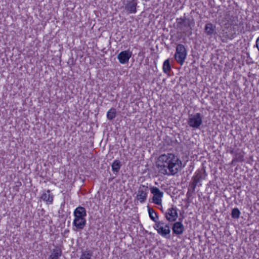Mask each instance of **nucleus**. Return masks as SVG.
<instances>
[{
  "label": "nucleus",
  "instance_id": "obj_1",
  "mask_svg": "<svg viewBox=\"0 0 259 259\" xmlns=\"http://www.w3.org/2000/svg\"><path fill=\"white\" fill-rule=\"evenodd\" d=\"M156 165L161 174L174 176L182 168V162L177 155L168 153L159 156Z\"/></svg>",
  "mask_w": 259,
  "mask_h": 259
},
{
  "label": "nucleus",
  "instance_id": "obj_2",
  "mask_svg": "<svg viewBox=\"0 0 259 259\" xmlns=\"http://www.w3.org/2000/svg\"><path fill=\"white\" fill-rule=\"evenodd\" d=\"M177 29L180 30L184 33H186L187 32L191 31V24L192 21L190 19L187 18L185 14L182 17L176 19Z\"/></svg>",
  "mask_w": 259,
  "mask_h": 259
},
{
  "label": "nucleus",
  "instance_id": "obj_3",
  "mask_svg": "<svg viewBox=\"0 0 259 259\" xmlns=\"http://www.w3.org/2000/svg\"><path fill=\"white\" fill-rule=\"evenodd\" d=\"M187 51L185 47L181 44L177 45L176 48V53L174 56L176 61L180 65H183L187 57Z\"/></svg>",
  "mask_w": 259,
  "mask_h": 259
},
{
  "label": "nucleus",
  "instance_id": "obj_4",
  "mask_svg": "<svg viewBox=\"0 0 259 259\" xmlns=\"http://www.w3.org/2000/svg\"><path fill=\"white\" fill-rule=\"evenodd\" d=\"M203 115L200 113L189 114L187 120L189 126L193 129L199 128L202 124Z\"/></svg>",
  "mask_w": 259,
  "mask_h": 259
},
{
  "label": "nucleus",
  "instance_id": "obj_5",
  "mask_svg": "<svg viewBox=\"0 0 259 259\" xmlns=\"http://www.w3.org/2000/svg\"><path fill=\"white\" fill-rule=\"evenodd\" d=\"M148 193V187L143 185H141L137 191V195L135 199V202H140L144 203L146 202Z\"/></svg>",
  "mask_w": 259,
  "mask_h": 259
},
{
  "label": "nucleus",
  "instance_id": "obj_6",
  "mask_svg": "<svg viewBox=\"0 0 259 259\" xmlns=\"http://www.w3.org/2000/svg\"><path fill=\"white\" fill-rule=\"evenodd\" d=\"M150 189L151 193L153 195L152 197V202L157 205H161L163 192L156 187H152Z\"/></svg>",
  "mask_w": 259,
  "mask_h": 259
},
{
  "label": "nucleus",
  "instance_id": "obj_7",
  "mask_svg": "<svg viewBox=\"0 0 259 259\" xmlns=\"http://www.w3.org/2000/svg\"><path fill=\"white\" fill-rule=\"evenodd\" d=\"M137 5V0H126L124 3V9L128 14H135Z\"/></svg>",
  "mask_w": 259,
  "mask_h": 259
},
{
  "label": "nucleus",
  "instance_id": "obj_8",
  "mask_svg": "<svg viewBox=\"0 0 259 259\" xmlns=\"http://www.w3.org/2000/svg\"><path fill=\"white\" fill-rule=\"evenodd\" d=\"M165 217L169 222H175L178 217L177 208L172 207L168 208L165 213Z\"/></svg>",
  "mask_w": 259,
  "mask_h": 259
},
{
  "label": "nucleus",
  "instance_id": "obj_9",
  "mask_svg": "<svg viewBox=\"0 0 259 259\" xmlns=\"http://www.w3.org/2000/svg\"><path fill=\"white\" fill-rule=\"evenodd\" d=\"M179 221L174 223L172 226V231L176 235H182L185 231V228L182 224V219H179Z\"/></svg>",
  "mask_w": 259,
  "mask_h": 259
},
{
  "label": "nucleus",
  "instance_id": "obj_10",
  "mask_svg": "<svg viewBox=\"0 0 259 259\" xmlns=\"http://www.w3.org/2000/svg\"><path fill=\"white\" fill-rule=\"evenodd\" d=\"M207 174L204 168L198 169L192 178V181L199 184L202 180H204Z\"/></svg>",
  "mask_w": 259,
  "mask_h": 259
},
{
  "label": "nucleus",
  "instance_id": "obj_11",
  "mask_svg": "<svg viewBox=\"0 0 259 259\" xmlns=\"http://www.w3.org/2000/svg\"><path fill=\"white\" fill-rule=\"evenodd\" d=\"M132 52L130 50L122 51L117 56L119 62L122 64L128 62L130 58L132 57Z\"/></svg>",
  "mask_w": 259,
  "mask_h": 259
},
{
  "label": "nucleus",
  "instance_id": "obj_12",
  "mask_svg": "<svg viewBox=\"0 0 259 259\" xmlns=\"http://www.w3.org/2000/svg\"><path fill=\"white\" fill-rule=\"evenodd\" d=\"M157 233L163 237L169 239L170 237V230L168 224H166L164 227L154 228Z\"/></svg>",
  "mask_w": 259,
  "mask_h": 259
},
{
  "label": "nucleus",
  "instance_id": "obj_13",
  "mask_svg": "<svg viewBox=\"0 0 259 259\" xmlns=\"http://www.w3.org/2000/svg\"><path fill=\"white\" fill-rule=\"evenodd\" d=\"M204 32L207 36L212 37L217 33L215 25L210 22L207 23L204 26Z\"/></svg>",
  "mask_w": 259,
  "mask_h": 259
},
{
  "label": "nucleus",
  "instance_id": "obj_14",
  "mask_svg": "<svg viewBox=\"0 0 259 259\" xmlns=\"http://www.w3.org/2000/svg\"><path fill=\"white\" fill-rule=\"evenodd\" d=\"M85 219L74 218L73 222V227H75V228H73V230L75 231H77L78 230H82L83 228L85 227Z\"/></svg>",
  "mask_w": 259,
  "mask_h": 259
},
{
  "label": "nucleus",
  "instance_id": "obj_15",
  "mask_svg": "<svg viewBox=\"0 0 259 259\" xmlns=\"http://www.w3.org/2000/svg\"><path fill=\"white\" fill-rule=\"evenodd\" d=\"M74 218L85 219L87 211L83 207L78 206L75 208L73 212Z\"/></svg>",
  "mask_w": 259,
  "mask_h": 259
},
{
  "label": "nucleus",
  "instance_id": "obj_16",
  "mask_svg": "<svg viewBox=\"0 0 259 259\" xmlns=\"http://www.w3.org/2000/svg\"><path fill=\"white\" fill-rule=\"evenodd\" d=\"M50 193V190H48L46 192H44L41 196V199L47 204H52L53 201V195Z\"/></svg>",
  "mask_w": 259,
  "mask_h": 259
},
{
  "label": "nucleus",
  "instance_id": "obj_17",
  "mask_svg": "<svg viewBox=\"0 0 259 259\" xmlns=\"http://www.w3.org/2000/svg\"><path fill=\"white\" fill-rule=\"evenodd\" d=\"M62 252L61 248L59 247H56L52 250L51 253L49 257V259H59L62 255Z\"/></svg>",
  "mask_w": 259,
  "mask_h": 259
},
{
  "label": "nucleus",
  "instance_id": "obj_18",
  "mask_svg": "<svg viewBox=\"0 0 259 259\" xmlns=\"http://www.w3.org/2000/svg\"><path fill=\"white\" fill-rule=\"evenodd\" d=\"M121 166V162L119 160H115L111 165L112 170L115 175H117Z\"/></svg>",
  "mask_w": 259,
  "mask_h": 259
},
{
  "label": "nucleus",
  "instance_id": "obj_19",
  "mask_svg": "<svg viewBox=\"0 0 259 259\" xmlns=\"http://www.w3.org/2000/svg\"><path fill=\"white\" fill-rule=\"evenodd\" d=\"M148 211L150 218L153 222H156V220L158 219V216L157 213L155 211V210L153 208L150 207H148Z\"/></svg>",
  "mask_w": 259,
  "mask_h": 259
},
{
  "label": "nucleus",
  "instance_id": "obj_20",
  "mask_svg": "<svg viewBox=\"0 0 259 259\" xmlns=\"http://www.w3.org/2000/svg\"><path fill=\"white\" fill-rule=\"evenodd\" d=\"M93 251L90 250H85L82 252L80 259H91L93 256Z\"/></svg>",
  "mask_w": 259,
  "mask_h": 259
},
{
  "label": "nucleus",
  "instance_id": "obj_21",
  "mask_svg": "<svg viewBox=\"0 0 259 259\" xmlns=\"http://www.w3.org/2000/svg\"><path fill=\"white\" fill-rule=\"evenodd\" d=\"M116 115V111L114 108H111L107 113V118L110 120L113 119Z\"/></svg>",
  "mask_w": 259,
  "mask_h": 259
},
{
  "label": "nucleus",
  "instance_id": "obj_22",
  "mask_svg": "<svg viewBox=\"0 0 259 259\" xmlns=\"http://www.w3.org/2000/svg\"><path fill=\"white\" fill-rule=\"evenodd\" d=\"M244 155L242 152L235 153L234 157L232 161V163L237 161H243Z\"/></svg>",
  "mask_w": 259,
  "mask_h": 259
},
{
  "label": "nucleus",
  "instance_id": "obj_23",
  "mask_svg": "<svg viewBox=\"0 0 259 259\" xmlns=\"http://www.w3.org/2000/svg\"><path fill=\"white\" fill-rule=\"evenodd\" d=\"M162 69L163 71L165 73H168L171 70V66L168 59H167L164 61L163 64Z\"/></svg>",
  "mask_w": 259,
  "mask_h": 259
},
{
  "label": "nucleus",
  "instance_id": "obj_24",
  "mask_svg": "<svg viewBox=\"0 0 259 259\" xmlns=\"http://www.w3.org/2000/svg\"><path fill=\"white\" fill-rule=\"evenodd\" d=\"M240 213V211L238 208H234L232 210L231 217L235 219H238Z\"/></svg>",
  "mask_w": 259,
  "mask_h": 259
},
{
  "label": "nucleus",
  "instance_id": "obj_25",
  "mask_svg": "<svg viewBox=\"0 0 259 259\" xmlns=\"http://www.w3.org/2000/svg\"><path fill=\"white\" fill-rule=\"evenodd\" d=\"M155 224L154 226V228H156L160 227H164L166 224L163 221H159L158 220L155 222Z\"/></svg>",
  "mask_w": 259,
  "mask_h": 259
},
{
  "label": "nucleus",
  "instance_id": "obj_26",
  "mask_svg": "<svg viewBox=\"0 0 259 259\" xmlns=\"http://www.w3.org/2000/svg\"><path fill=\"white\" fill-rule=\"evenodd\" d=\"M198 185V184L196 183L195 182L192 181L191 184H190V187L191 189L192 190V192L195 191V188L196 186Z\"/></svg>",
  "mask_w": 259,
  "mask_h": 259
},
{
  "label": "nucleus",
  "instance_id": "obj_27",
  "mask_svg": "<svg viewBox=\"0 0 259 259\" xmlns=\"http://www.w3.org/2000/svg\"><path fill=\"white\" fill-rule=\"evenodd\" d=\"M255 46L257 47L258 51H259V37L257 38L256 40Z\"/></svg>",
  "mask_w": 259,
  "mask_h": 259
},
{
  "label": "nucleus",
  "instance_id": "obj_28",
  "mask_svg": "<svg viewBox=\"0 0 259 259\" xmlns=\"http://www.w3.org/2000/svg\"><path fill=\"white\" fill-rule=\"evenodd\" d=\"M230 153H231V154H233V153H234V151H233V150H231V151H230Z\"/></svg>",
  "mask_w": 259,
  "mask_h": 259
},
{
  "label": "nucleus",
  "instance_id": "obj_29",
  "mask_svg": "<svg viewBox=\"0 0 259 259\" xmlns=\"http://www.w3.org/2000/svg\"><path fill=\"white\" fill-rule=\"evenodd\" d=\"M201 186V183H200L199 185V186Z\"/></svg>",
  "mask_w": 259,
  "mask_h": 259
}]
</instances>
